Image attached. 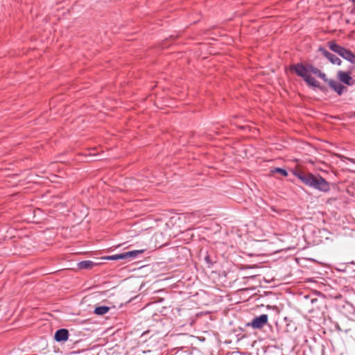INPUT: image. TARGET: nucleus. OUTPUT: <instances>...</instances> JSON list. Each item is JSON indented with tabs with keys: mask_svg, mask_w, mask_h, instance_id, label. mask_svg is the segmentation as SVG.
Returning a JSON list of instances; mask_svg holds the SVG:
<instances>
[{
	"mask_svg": "<svg viewBox=\"0 0 355 355\" xmlns=\"http://www.w3.org/2000/svg\"><path fill=\"white\" fill-rule=\"evenodd\" d=\"M290 70L295 72L297 76L302 78L309 87L317 88L321 92H325L327 89L324 86L321 85L315 78L312 77L311 74L321 78L324 82L327 83L329 86L340 96L347 90V87L341 83L336 80L327 78L323 71L312 64L298 62L291 65Z\"/></svg>",
	"mask_w": 355,
	"mask_h": 355,
	"instance_id": "obj_1",
	"label": "nucleus"
},
{
	"mask_svg": "<svg viewBox=\"0 0 355 355\" xmlns=\"http://www.w3.org/2000/svg\"><path fill=\"white\" fill-rule=\"evenodd\" d=\"M296 176L304 184L314 189L322 192H328L331 189L330 183L319 175H315L311 173L300 172L296 174Z\"/></svg>",
	"mask_w": 355,
	"mask_h": 355,
	"instance_id": "obj_2",
	"label": "nucleus"
},
{
	"mask_svg": "<svg viewBox=\"0 0 355 355\" xmlns=\"http://www.w3.org/2000/svg\"><path fill=\"white\" fill-rule=\"evenodd\" d=\"M268 315L262 314L259 316L253 318L250 323L248 324V326H251L254 329H261L268 322Z\"/></svg>",
	"mask_w": 355,
	"mask_h": 355,
	"instance_id": "obj_3",
	"label": "nucleus"
},
{
	"mask_svg": "<svg viewBox=\"0 0 355 355\" xmlns=\"http://www.w3.org/2000/svg\"><path fill=\"white\" fill-rule=\"evenodd\" d=\"M318 51H320L322 53V55L324 57H325L328 60H329L332 64L338 66L341 64V60L334 54L329 52L325 48L320 46L318 49Z\"/></svg>",
	"mask_w": 355,
	"mask_h": 355,
	"instance_id": "obj_4",
	"label": "nucleus"
},
{
	"mask_svg": "<svg viewBox=\"0 0 355 355\" xmlns=\"http://www.w3.org/2000/svg\"><path fill=\"white\" fill-rule=\"evenodd\" d=\"M337 76L341 82L346 84L347 85L352 86L354 84V80L350 76L349 72L339 71L338 72Z\"/></svg>",
	"mask_w": 355,
	"mask_h": 355,
	"instance_id": "obj_5",
	"label": "nucleus"
},
{
	"mask_svg": "<svg viewBox=\"0 0 355 355\" xmlns=\"http://www.w3.org/2000/svg\"><path fill=\"white\" fill-rule=\"evenodd\" d=\"M342 312L349 319H353L355 317V307L351 303H345L343 306Z\"/></svg>",
	"mask_w": 355,
	"mask_h": 355,
	"instance_id": "obj_6",
	"label": "nucleus"
},
{
	"mask_svg": "<svg viewBox=\"0 0 355 355\" xmlns=\"http://www.w3.org/2000/svg\"><path fill=\"white\" fill-rule=\"evenodd\" d=\"M55 340L57 342H64L68 340L69 331L66 329H60L55 333Z\"/></svg>",
	"mask_w": 355,
	"mask_h": 355,
	"instance_id": "obj_7",
	"label": "nucleus"
},
{
	"mask_svg": "<svg viewBox=\"0 0 355 355\" xmlns=\"http://www.w3.org/2000/svg\"><path fill=\"white\" fill-rule=\"evenodd\" d=\"M328 46L329 47V49L338 53L340 56L341 55V54L343 53V52L344 51V50L345 49V48H344L343 46H341L340 45H338V44H336L334 41H330L328 42Z\"/></svg>",
	"mask_w": 355,
	"mask_h": 355,
	"instance_id": "obj_8",
	"label": "nucleus"
},
{
	"mask_svg": "<svg viewBox=\"0 0 355 355\" xmlns=\"http://www.w3.org/2000/svg\"><path fill=\"white\" fill-rule=\"evenodd\" d=\"M340 56L352 64H355V55L350 50L345 49Z\"/></svg>",
	"mask_w": 355,
	"mask_h": 355,
	"instance_id": "obj_9",
	"label": "nucleus"
},
{
	"mask_svg": "<svg viewBox=\"0 0 355 355\" xmlns=\"http://www.w3.org/2000/svg\"><path fill=\"white\" fill-rule=\"evenodd\" d=\"M144 252V250H132L129 252H123L124 259H128L129 261L134 259L139 254H142Z\"/></svg>",
	"mask_w": 355,
	"mask_h": 355,
	"instance_id": "obj_10",
	"label": "nucleus"
},
{
	"mask_svg": "<svg viewBox=\"0 0 355 355\" xmlns=\"http://www.w3.org/2000/svg\"><path fill=\"white\" fill-rule=\"evenodd\" d=\"M110 308L107 306H99L95 308L94 313L98 315H103L110 311Z\"/></svg>",
	"mask_w": 355,
	"mask_h": 355,
	"instance_id": "obj_11",
	"label": "nucleus"
},
{
	"mask_svg": "<svg viewBox=\"0 0 355 355\" xmlns=\"http://www.w3.org/2000/svg\"><path fill=\"white\" fill-rule=\"evenodd\" d=\"M94 266V263L92 261H82L78 263V267L80 269H89L92 268Z\"/></svg>",
	"mask_w": 355,
	"mask_h": 355,
	"instance_id": "obj_12",
	"label": "nucleus"
},
{
	"mask_svg": "<svg viewBox=\"0 0 355 355\" xmlns=\"http://www.w3.org/2000/svg\"><path fill=\"white\" fill-rule=\"evenodd\" d=\"M311 302L313 305V307L309 311H314L315 310L320 309L322 303L321 301H320L318 298L311 299Z\"/></svg>",
	"mask_w": 355,
	"mask_h": 355,
	"instance_id": "obj_13",
	"label": "nucleus"
},
{
	"mask_svg": "<svg viewBox=\"0 0 355 355\" xmlns=\"http://www.w3.org/2000/svg\"><path fill=\"white\" fill-rule=\"evenodd\" d=\"M103 259H106V260H112V261L124 259L123 252L117 254L111 255V256L104 257Z\"/></svg>",
	"mask_w": 355,
	"mask_h": 355,
	"instance_id": "obj_14",
	"label": "nucleus"
},
{
	"mask_svg": "<svg viewBox=\"0 0 355 355\" xmlns=\"http://www.w3.org/2000/svg\"><path fill=\"white\" fill-rule=\"evenodd\" d=\"M270 171H271V173H279L284 177L288 176V172L286 171V170L282 168H275L273 169H271Z\"/></svg>",
	"mask_w": 355,
	"mask_h": 355,
	"instance_id": "obj_15",
	"label": "nucleus"
},
{
	"mask_svg": "<svg viewBox=\"0 0 355 355\" xmlns=\"http://www.w3.org/2000/svg\"><path fill=\"white\" fill-rule=\"evenodd\" d=\"M205 260H206V261H207V263H209V256H207V257H205Z\"/></svg>",
	"mask_w": 355,
	"mask_h": 355,
	"instance_id": "obj_16",
	"label": "nucleus"
},
{
	"mask_svg": "<svg viewBox=\"0 0 355 355\" xmlns=\"http://www.w3.org/2000/svg\"><path fill=\"white\" fill-rule=\"evenodd\" d=\"M336 329H337V330H338V331H341V329H340V327H339V325H338V324H336Z\"/></svg>",
	"mask_w": 355,
	"mask_h": 355,
	"instance_id": "obj_17",
	"label": "nucleus"
},
{
	"mask_svg": "<svg viewBox=\"0 0 355 355\" xmlns=\"http://www.w3.org/2000/svg\"><path fill=\"white\" fill-rule=\"evenodd\" d=\"M352 1L355 3V0H352Z\"/></svg>",
	"mask_w": 355,
	"mask_h": 355,
	"instance_id": "obj_18",
	"label": "nucleus"
},
{
	"mask_svg": "<svg viewBox=\"0 0 355 355\" xmlns=\"http://www.w3.org/2000/svg\"><path fill=\"white\" fill-rule=\"evenodd\" d=\"M354 116L355 117V112L354 113Z\"/></svg>",
	"mask_w": 355,
	"mask_h": 355,
	"instance_id": "obj_19",
	"label": "nucleus"
},
{
	"mask_svg": "<svg viewBox=\"0 0 355 355\" xmlns=\"http://www.w3.org/2000/svg\"><path fill=\"white\" fill-rule=\"evenodd\" d=\"M354 10H355V8H354Z\"/></svg>",
	"mask_w": 355,
	"mask_h": 355,
	"instance_id": "obj_20",
	"label": "nucleus"
}]
</instances>
